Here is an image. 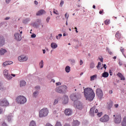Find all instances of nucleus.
I'll return each instance as SVG.
<instances>
[{
    "mask_svg": "<svg viewBox=\"0 0 126 126\" xmlns=\"http://www.w3.org/2000/svg\"><path fill=\"white\" fill-rule=\"evenodd\" d=\"M3 74L5 78L7 80H11L12 79V76H10V74H8V70L5 69L3 71Z\"/></svg>",
    "mask_w": 126,
    "mask_h": 126,
    "instance_id": "0eeeda50",
    "label": "nucleus"
},
{
    "mask_svg": "<svg viewBox=\"0 0 126 126\" xmlns=\"http://www.w3.org/2000/svg\"><path fill=\"white\" fill-rule=\"evenodd\" d=\"M97 74L93 75H92V76H91L90 77V80H91V81H94V80L96 79H97Z\"/></svg>",
    "mask_w": 126,
    "mask_h": 126,
    "instance_id": "5701e85b",
    "label": "nucleus"
},
{
    "mask_svg": "<svg viewBox=\"0 0 126 126\" xmlns=\"http://www.w3.org/2000/svg\"><path fill=\"white\" fill-rule=\"evenodd\" d=\"M50 19V17H48V18H47L46 21H47V22L48 23V22H49Z\"/></svg>",
    "mask_w": 126,
    "mask_h": 126,
    "instance_id": "864d4df0",
    "label": "nucleus"
},
{
    "mask_svg": "<svg viewBox=\"0 0 126 126\" xmlns=\"http://www.w3.org/2000/svg\"><path fill=\"white\" fill-rule=\"evenodd\" d=\"M98 110L96 109V107L94 106L92 108L90 109L89 114L92 117H94L95 115V114L97 113V116L98 117H100L102 115V113H98Z\"/></svg>",
    "mask_w": 126,
    "mask_h": 126,
    "instance_id": "f03ea898",
    "label": "nucleus"
},
{
    "mask_svg": "<svg viewBox=\"0 0 126 126\" xmlns=\"http://www.w3.org/2000/svg\"><path fill=\"white\" fill-rule=\"evenodd\" d=\"M122 126H126V117H125L123 119V122H122Z\"/></svg>",
    "mask_w": 126,
    "mask_h": 126,
    "instance_id": "cd10ccee",
    "label": "nucleus"
},
{
    "mask_svg": "<svg viewBox=\"0 0 126 126\" xmlns=\"http://www.w3.org/2000/svg\"><path fill=\"white\" fill-rule=\"evenodd\" d=\"M103 12H104V10H102L99 11V13L100 14H102L103 13Z\"/></svg>",
    "mask_w": 126,
    "mask_h": 126,
    "instance_id": "5fc2aeb1",
    "label": "nucleus"
},
{
    "mask_svg": "<svg viewBox=\"0 0 126 126\" xmlns=\"http://www.w3.org/2000/svg\"><path fill=\"white\" fill-rule=\"evenodd\" d=\"M70 62L72 63H75V60L74 59H70Z\"/></svg>",
    "mask_w": 126,
    "mask_h": 126,
    "instance_id": "37998d69",
    "label": "nucleus"
},
{
    "mask_svg": "<svg viewBox=\"0 0 126 126\" xmlns=\"http://www.w3.org/2000/svg\"><path fill=\"white\" fill-rule=\"evenodd\" d=\"M115 37L117 39H120L121 37V33H120V31H118L116 32L115 34Z\"/></svg>",
    "mask_w": 126,
    "mask_h": 126,
    "instance_id": "4be33fe9",
    "label": "nucleus"
},
{
    "mask_svg": "<svg viewBox=\"0 0 126 126\" xmlns=\"http://www.w3.org/2000/svg\"><path fill=\"white\" fill-rule=\"evenodd\" d=\"M121 52L124 54V53L125 52V49L123 47H121L120 48Z\"/></svg>",
    "mask_w": 126,
    "mask_h": 126,
    "instance_id": "4c0bfd02",
    "label": "nucleus"
},
{
    "mask_svg": "<svg viewBox=\"0 0 126 126\" xmlns=\"http://www.w3.org/2000/svg\"><path fill=\"white\" fill-rule=\"evenodd\" d=\"M101 64V63L100 62L98 63L97 65L96 66V68L98 69H102L103 67H100Z\"/></svg>",
    "mask_w": 126,
    "mask_h": 126,
    "instance_id": "7c9ffc66",
    "label": "nucleus"
},
{
    "mask_svg": "<svg viewBox=\"0 0 126 126\" xmlns=\"http://www.w3.org/2000/svg\"><path fill=\"white\" fill-rule=\"evenodd\" d=\"M62 37V34H59V36H57L56 38L57 39H60Z\"/></svg>",
    "mask_w": 126,
    "mask_h": 126,
    "instance_id": "58836bf2",
    "label": "nucleus"
},
{
    "mask_svg": "<svg viewBox=\"0 0 126 126\" xmlns=\"http://www.w3.org/2000/svg\"><path fill=\"white\" fill-rule=\"evenodd\" d=\"M48 113L49 112L47 108H43L40 111L39 113V116L40 118L46 117L48 115Z\"/></svg>",
    "mask_w": 126,
    "mask_h": 126,
    "instance_id": "39448f33",
    "label": "nucleus"
},
{
    "mask_svg": "<svg viewBox=\"0 0 126 126\" xmlns=\"http://www.w3.org/2000/svg\"><path fill=\"white\" fill-rule=\"evenodd\" d=\"M34 3L37 5L38 4V2L36 0H35L34 1Z\"/></svg>",
    "mask_w": 126,
    "mask_h": 126,
    "instance_id": "338daca9",
    "label": "nucleus"
},
{
    "mask_svg": "<svg viewBox=\"0 0 126 126\" xmlns=\"http://www.w3.org/2000/svg\"><path fill=\"white\" fill-rule=\"evenodd\" d=\"M31 37H32V38H35V37H36V35H35V34H34V33L32 34L31 35Z\"/></svg>",
    "mask_w": 126,
    "mask_h": 126,
    "instance_id": "c03bdc74",
    "label": "nucleus"
},
{
    "mask_svg": "<svg viewBox=\"0 0 126 126\" xmlns=\"http://www.w3.org/2000/svg\"><path fill=\"white\" fill-rule=\"evenodd\" d=\"M73 111L70 109H66L64 111V113L66 116H71L72 114Z\"/></svg>",
    "mask_w": 126,
    "mask_h": 126,
    "instance_id": "4468645a",
    "label": "nucleus"
},
{
    "mask_svg": "<svg viewBox=\"0 0 126 126\" xmlns=\"http://www.w3.org/2000/svg\"><path fill=\"white\" fill-rule=\"evenodd\" d=\"M102 76L104 78H107L109 76V73L107 72H104L102 74Z\"/></svg>",
    "mask_w": 126,
    "mask_h": 126,
    "instance_id": "a878e982",
    "label": "nucleus"
},
{
    "mask_svg": "<svg viewBox=\"0 0 126 126\" xmlns=\"http://www.w3.org/2000/svg\"><path fill=\"white\" fill-rule=\"evenodd\" d=\"M67 89L66 86H60L55 89V91L60 94H65L66 92Z\"/></svg>",
    "mask_w": 126,
    "mask_h": 126,
    "instance_id": "7ed1b4c3",
    "label": "nucleus"
},
{
    "mask_svg": "<svg viewBox=\"0 0 126 126\" xmlns=\"http://www.w3.org/2000/svg\"><path fill=\"white\" fill-rule=\"evenodd\" d=\"M4 45V38L2 36H0V47Z\"/></svg>",
    "mask_w": 126,
    "mask_h": 126,
    "instance_id": "dca6fc26",
    "label": "nucleus"
},
{
    "mask_svg": "<svg viewBox=\"0 0 126 126\" xmlns=\"http://www.w3.org/2000/svg\"><path fill=\"white\" fill-rule=\"evenodd\" d=\"M9 105V103L7 102L6 99H4L0 100V105L1 106H7Z\"/></svg>",
    "mask_w": 126,
    "mask_h": 126,
    "instance_id": "1a4fd4ad",
    "label": "nucleus"
},
{
    "mask_svg": "<svg viewBox=\"0 0 126 126\" xmlns=\"http://www.w3.org/2000/svg\"><path fill=\"white\" fill-rule=\"evenodd\" d=\"M23 23H27V22H28L27 19L24 20L23 21Z\"/></svg>",
    "mask_w": 126,
    "mask_h": 126,
    "instance_id": "4d7b16f0",
    "label": "nucleus"
},
{
    "mask_svg": "<svg viewBox=\"0 0 126 126\" xmlns=\"http://www.w3.org/2000/svg\"><path fill=\"white\" fill-rule=\"evenodd\" d=\"M58 102H59L58 100L57 99H56V100H55V101H54V104H53L55 105H56V104H58Z\"/></svg>",
    "mask_w": 126,
    "mask_h": 126,
    "instance_id": "a18cd8bd",
    "label": "nucleus"
},
{
    "mask_svg": "<svg viewBox=\"0 0 126 126\" xmlns=\"http://www.w3.org/2000/svg\"><path fill=\"white\" fill-rule=\"evenodd\" d=\"M10 19V17H6L5 19H4V20H8L9 19Z\"/></svg>",
    "mask_w": 126,
    "mask_h": 126,
    "instance_id": "13d9d810",
    "label": "nucleus"
},
{
    "mask_svg": "<svg viewBox=\"0 0 126 126\" xmlns=\"http://www.w3.org/2000/svg\"><path fill=\"white\" fill-rule=\"evenodd\" d=\"M26 85V83L24 80H21L20 82V86L21 87H22L23 86H25V85Z\"/></svg>",
    "mask_w": 126,
    "mask_h": 126,
    "instance_id": "393cba45",
    "label": "nucleus"
},
{
    "mask_svg": "<svg viewBox=\"0 0 126 126\" xmlns=\"http://www.w3.org/2000/svg\"><path fill=\"white\" fill-rule=\"evenodd\" d=\"M1 126H7V125L5 123L3 122L1 123Z\"/></svg>",
    "mask_w": 126,
    "mask_h": 126,
    "instance_id": "49530a36",
    "label": "nucleus"
},
{
    "mask_svg": "<svg viewBox=\"0 0 126 126\" xmlns=\"http://www.w3.org/2000/svg\"><path fill=\"white\" fill-rule=\"evenodd\" d=\"M10 0H6V2L7 3H9V2L10 1Z\"/></svg>",
    "mask_w": 126,
    "mask_h": 126,
    "instance_id": "69168bd1",
    "label": "nucleus"
},
{
    "mask_svg": "<svg viewBox=\"0 0 126 126\" xmlns=\"http://www.w3.org/2000/svg\"><path fill=\"white\" fill-rule=\"evenodd\" d=\"M65 71L67 73H69L70 71V67L68 65L66 66V67H65Z\"/></svg>",
    "mask_w": 126,
    "mask_h": 126,
    "instance_id": "c85d7f7f",
    "label": "nucleus"
},
{
    "mask_svg": "<svg viewBox=\"0 0 126 126\" xmlns=\"http://www.w3.org/2000/svg\"><path fill=\"white\" fill-rule=\"evenodd\" d=\"M96 94L99 98L101 99L102 98L103 94L101 89H96Z\"/></svg>",
    "mask_w": 126,
    "mask_h": 126,
    "instance_id": "423d86ee",
    "label": "nucleus"
},
{
    "mask_svg": "<svg viewBox=\"0 0 126 126\" xmlns=\"http://www.w3.org/2000/svg\"><path fill=\"white\" fill-rule=\"evenodd\" d=\"M40 67L41 68H43V61L41 60V61L39 63Z\"/></svg>",
    "mask_w": 126,
    "mask_h": 126,
    "instance_id": "f704fd0d",
    "label": "nucleus"
},
{
    "mask_svg": "<svg viewBox=\"0 0 126 126\" xmlns=\"http://www.w3.org/2000/svg\"><path fill=\"white\" fill-rule=\"evenodd\" d=\"M45 13H46V12L45 11V10L41 9V10H39L38 12L36 13V15L40 16L43 14H45Z\"/></svg>",
    "mask_w": 126,
    "mask_h": 126,
    "instance_id": "aec40b11",
    "label": "nucleus"
},
{
    "mask_svg": "<svg viewBox=\"0 0 126 126\" xmlns=\"http://www.w3.org/2000/svg\"><path fill=\"white\" fill-rule=\"evenodd\" d=\"M38 94V91H35V92H34V93H33V96L34 97H36Z\"/></svg>",
    "mask_w": 126,
    "mask_h": 126,
    "instance_id": "72a5a7b5",
    "label": "nucleus"
},
{
    "mask_svg": "<svg viewBox=\"0 0 126 126\" xmlns=\"http://www.w3.org/2000/svg\"><path fill=\"white\" fill-rule=\"evenodd\" d=\"M109 120V117L108 115H105L102 118L100 119V121L102 122H107Z\"/></svg>",
    "mask_w": 126,
    "mask_h": 126,
    "instance_id": "9b49d317",
    "label": "nucleus"
},
{
    "mask_svg": "<svg viewBox=\"0 0 126 126\" xmlns=\"http://www.w3.org/2000/svg\"><path fill=\"white\" fill-rule=\"evenodd\" d=\"M108 53H109L110 55H113L112 52L111 51H110V50H108Z\"/></svg>",
    "mask_w": 126,
    "mask_h": 126,
    "instance_id": "603ef678",
    "label": "nucleus"
},
{
    "mask_svg": "<svg viewBox=\"0 0 126 126\" xmlns=\"http://www.w3.org/2000/svg\"><path fill=\"white\" fill-rule=\"evenodd\" d=\"M6 53V50L4 49H1L0 50V54L1 55H3L4 54Z\"/></svg>",
    "mask_w": 126,
    "mask_h": 126,
    "instance_id": "bb28decb",
    "label": "nucleus"
},
{
    "mask_svg": "<svg viewBox=\"0 0 126 126\" xmlns=\"http://www.w3.org/2000/svg\"><path fill=\"white\" fill-rule=\"evenodd\" d=\"M29 126H36V123L33 121H32L30 123Z\"/></svg>",
    "mask_w": 126,
    "mask_h": 126,
    "instance_id": "473e14b6",
    "label": "nucleus"
},
{
    "mask_svg": "<svg viewBox=\"0 0 126 126\" xmlns=\"http://www.w3.org/2000/svg\"><path fill=\"white\" fill-rule=\"evenodd\" d=\"M16 102L20 104H23L27 102V99L23 96H19L16 99Z\"/></svg>",
    "mask_w": 126,
    "mask_h": 126,
    "instance_id": "20e7f679",
    "label": "nucleus"
},
{
    "mask_svg": "<svg viewBox=\"0 0 126 126\" xmlns=\"http://www.w3.org/2000/svg\"><path fill=\"white\" fill-rule=\"evenodd\" d=\"M119 106V104H115V105H114V107L115 108H118Z\"/></svg>",
    "mask_w": 126,
    "mask_h": 126,
    "instance_id": "052dcab7",
    "label": "nucleus"
},
{
    "mask_svg": "<svg viewBox=\"0 0 126 126\" xmlns=\"http://www.w3.org/2000/svg\"><path fill=\"white\" fill-rule=\"evenodd\" d=\"M94 63H91L90 64V68H94Z\"/></svg>",
    "mask_w": 126,
    "mask_h": 126,
    "instance_id": "c9c22d12",
    "label": "nucleus"
},
{
    "mask_svg": "<svg viewBox=\"0 0 126 126\" xmlns=\"http://www.w3.org/2000/svg\"><path fill=\"white\" fill-rule=\"evenodd\" d=\"M12 116V114H11L10 116H8L7 117L8 118V121H10L11 120V117Z\"/></svg>",
    "mask_w": 126,
    "mask_h": 126,
    "instance_id": "a19ab883",
    "label": "nucleus"
},
{
    "mask_svg": "<svg viewBox=\"0 0 126 126\" xmlns=\"http://www.w3.org/2000/svg\"><path fill=\"white\" fill-rule=\"evenodd\" d=\"M23 29V28L22 27H20L19 28V32H20V34H22V33H23V32L22 31V30Z\"/></svg>",
    "mask_w": 126,
    "mask_h": 126,
    "instance_id": "09e8293b",
    "label": "nucleus"
},
{
    "mask_svg": "<svg viewBox=\"0 0 126 126\" xmlns=\"http://www.w3.org/2000/svg\"><path fill=\"white\" fill-rule=\"evenodd\" d=\"M14 38L17 41H20L21 40V35L18 33H15L14 34Z\"/></svg>",
    "mask_w": 126,
    "mask_h": 126,
    "instance_id": "2eb2a0df",
    "label": "nucleus"
},
{
    "mask_svg": "<svg viewBox=\"0 0 126 126\" xmlns=\"http://www.w3.org/2000/svg\"><path fill=\"white\" fill-rule=\"evenodd\" d=\"M0 90H3V87H2V84L0 82Z\"/></svg>",
    "mask_w": 126,
    "mask_h": 126,
    "instance_id": "ea45409f",
    "label": "nucleus"
},
{
    "mask_svg": "<svg viewBox=\"0 0 126 126\" xmlns=\"http://www.w3.org/2000/svg\"><path fill=\"white\" fill-rule=\"evenodd\" d=\"M99 60H100V61L101 62L103 63V58H100V59H99Z\"/></svg>",
    "mask_w": 126,
    "mask_h": 126,
    "instance_id": "e2e57ef3",
    "label": "nucleus"
},
{
    "mask_svg": "<svg viewBox=\"0 0 126 126\" xmlns=\"http://www.w3.org/2000/svg\"><path fill=\"white\" fill-rule=\"evenodd\" d=\"M28 59V57H26L24 55H21V56H19L18 57V60L21 62H25L27 61Z\"/></svg>",
    "mask_w": 126,
    "mask_h": 126,
    "instance_id": "ddd939ff",
    "label": "nucleus"
},
{
    "mask_svg": "<svg viewBox=\"0 0 126 126\" xmlns=\"http://www.w3.org/2000/svg\"><path fill=\"white\" fill-rule=\"evenodd\" d=\"M55 126H62V125L61 124V122H57L56 123V124Z\"/></svg>",
    "mask_w": 126,
    "mask_h": 126,
    "instance_id": "e433bc0d",
    "label": "nucleus"
},
{
    "mask_svg": "<svg viewBox=\"0 0 126 126\" xmlns=\"http://www.w3.org/2000/svg\"><path fill=\"white\" fill-rule=\"evenodd\" d=\"M35 88L36 90H39L40 89V87H39V86H36Z\"/></svg>",
    "mask_w": 126,
    "mask_h": 126,
    "instance_id": "8fccbe9b",
    "label": "nucleus"
},
{
    "mask_svg": "<svg viewBox=\"0 0 126 126\" xmlns=\"http://www.w3.org/2000/svg\"><path fill=\"white\" fill-rule=\"evenodd\" d=\"M83 64V62L82 61V60H80V65H82Z\"/></svg>",
    "mask_w": 126,
    "mask_h": 126,
    "instance_id": "6e6d98bb",
    "label": "nucleus"
},
{
    "mask_svg": "<svg viewBox=\"0 0 126 126\" xmlns=\"http://www.w3.org/2000/svg\"><path fill=\"white\" fill-rule=\"evenodd\" d=\"M83 88L84 89V95L86 100L89 101H92L95 97V93L91 88Z\"/></svg>",
    "mask_w": 126,
    "mask_h": 126,
    "instance_id": "f257e3e1",
    "label": "nucleus"
},
{
    "mask_svg": "<svg viewBox=\"0 0 126 126\" xmlns=\"http://www.w3.org/2000/svg\"><path fill=\"white\" fill-rule=\"evenodd\" d=\"M68 102V98L67 96H65L64 98H63V104H66Z\"/></svg>",
    "mask_w": 126,
    "mask_h": 126,
    "instance_id": "412c9836",
    "label": "nucleus"
},
{
    "mask_svg": "<svg viewBox=\"0 0 126 126\" xmlns=\"http://www.w3.org/2000/svg\"><path fill=\"white\" fill-rule=\"evenodd\" d=\"M122 118L121 115H118L116 116V117L114 119V121L116 124H120L122 122Z\"/></svg>",
    "mask_w": 126,
    "mask_h": 126,
    "instance_id": "6e6552de",
    "label": "nucleus"
},
{
    "mask_svg": "<svg viewBox=\"0 0 126 126\" xmlns=\"http://www.w3.org/2000/svg\"><path fill=\"white\" fill-rule=\"evenodd\" d=\"M76 108L78 109L81 110L83 108L82 103L80 101H76L75 102Z\"/></svg>",
    "mask_w": 126,
    "mask_h": 126,
    "instance_id": "9d476101",
    "label": "nucleus"
},
{
    "mask_svg": "<svg viewBox=\"0 0 126 126\" xmlns=\"http://www.w3.org/2000/svg\"><path fill=\"white\" fill-rule=\"evenodd\" d=\"M108 105L107 106V109H111V108L113 106V103L112 102H110L109 103H107Z\"/></svg>",
    "mask_w": 126,
    "mask_h": 126,
    "instance_id": "c756f323",
    "label": "nucleus"
},
{
    "mask_svg": "<svg viewBox=\"0 0 126 126\" xmlns=\"http://www.w3.org/2000/svg\"><path fill=\"white\" fill-rule=\"evenodd\" d=\"M110 24V20L107 19L104 21V24L105 25H109Z\"/></svg>",
    "mask_w": 126,
    "mask_h": 126,
    "instance_id": "2f4dec72",
    "label": "nucleus"
},
{
    "mask_svg": "<svg viewBox=\"0 0 126 126\" xmlns=\"http://www.w3.org/2000/svg\"><path fill=\"white\" fill-rule=\"evenodd\" d=\"M69 17V15H67V13H66V14H65V18H66V19H67V20H68Z\"/></svg>",
    "mask_w": 126,
    "mask_h": 126,
    "instance_id": "79ce46f5",
    "label": "nucleus"
},
{
    "mask_svg": "<svg viewBox=\"0 0 126 126\" xmlns=\"http://www.w3.org/2000/svg\"><path fill=\"white\" fill-rule=\"evenodd\" d=\"M46 126H53L52 125H51L49 123H47L46 125Z\"/></svg>",
    "mask_w": 126,
    "mask_h": 126,
    "instance_id": "bf43d9fd",
    "label": "nucleus"
},
{
    "mask_svg": "<svg viewBox=\"0 0 126 126\" xmlns=\"http://www.w3.org/2000/svg\"><path fill=\"white\" fill-rule=\"evenodd\" d=\"M117 76L121 79V80H126L125 77L121 72H118Z\"/></svg>",
    "mask_w": 126,
    "mask_h": 126,
    "instance_id": "a211bd4d",
    "label": "nucleus"
},
{
    "mask_svg": "<svg viewBox=\"0 0 126 126\" xmlns=\"http://www.w3.org/2000/svg\"><path fill=\"white\" fill-rule=\"evenodd\" d=\"M13 62L12 61H6L3 63V66L5 67L8 65L12 64Z\"/></svg>",
    "mask_w": 126,
    "mask_h": 126,
    "instance_id": "6ab92c4d",
    "label": "nucleus"
},
{
    "mask_svg": "<svg viewBox=\"0 0 126 126\" xmlns=\"http://www.w3.org/2000/svg\"><path fill=\"white\" fill-rule=\"evenodd\" d=\"M113 91H112V90L109 91V93L110 94H113Z\"/></svg>",
    "mask_w": 126,
    "mask_h": 126,
    "instance_id": "0e129e2a",
    "label": "nucleus"
},
{
    "mask_svg": "<svg viewBox=\"0 0 126 126\" xmlns=\"http://www.w3.org/2000/svg\"><path fill=\"white\" fill-rule=\"evenodd\" d=\"M80 123L77 120H74L72 122V126H79Z\"/></svg>",
    "mask_w": 126,
    "mask_h": 126,
    "instance_id": "f3484780",
    "label": "nucleus"
},
{
    "mask_svg": "<svg viewBox=\"0 0 126 126\" xmlns=\"http://www.w3.org/2000/svg\"><path fill=\"white\" fill-rule=\"evenodd\" d=\"M56 85L58 86H61L62 85V83H60V82H59L58 83H56Z\"/></svg>",
    "mask_w": 126,
    "mask_h": 126,
    "instance_id": "3c124183",
    "label": "nucleus"
},
{
    "mask_svg": "<svg viewBox=\"0 0 126 126\" xmlns=\"http://www.w3.org/2000/svg\"><path fill=\"white\" fill-rule=\"evenodd\" d=\"M63 4H64V1L62 0L61 1L60 6L62 7Z\"/></svg>",
    "mask_w": 126,
    "mask_h": 126,
    "instance_id": "de8ad7c7",
    "label": "nucleus"
},
{
    "mask_svg": "<svg viewBox=\"0 0 126 126\" xmlns=\"http://www.w3.org/2000/svg\"><path fill=\"white\" fill-rule=\"evenodd\" d=\"M103 68H104V69H106V68H107V66H106V64H104V65H103Z\"/></svg>",
    "mask_w": 126,
    "mask_h": 126,
    "instance_id": "680f3d73",
    "label": "nucleus"
},
{
    "mask_svg": "<svg viewBox=\"0 0 126 126\" xmlns=\"http://www.w3.org/2000/svg\"><path fill=\"white\" fill-rule=\"evenodd\" d=\"M70 98H71V100L75 101L78 98V94H73L70 96Z\"/></svg>",
    "mask_w": 126,
    "mask_h": 126,
    "instance_id": "f8f14e48",
    "label": "nucleus"
},
{
    "mask_svg": "<svg viewBox=\"0 0 126 126\" xmlns=\"http://www.w3.org/2000/svg\"><path fill=\"white\" fill-rule=\"evenodd\" d=\"M64 126H70L69 124H65V125H64Z\"/></svg>",
    "mask_w": 126,
    "mask_h": 126,
    "instance_id": "774afa93",
    "label": "nucleus"
},
{
    "mask_svg": "<svg viewBox=\"0 0 126 126\" xmlns=\"http://www.w3.org/2000/svg\"><path fill=\"white\" fill-rule=\"evenodd\" d=\"M51 47L52 49H55L58 47V45L56 43L53 42L51 44Z\"/></svg>",
    "mask_w": 126,
    "mask_h": 126,
    "instance_id": "b1692460",
    "label": "nucleus"
}]
</instances>
